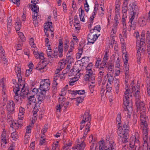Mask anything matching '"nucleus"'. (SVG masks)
<instances>
[{
	"label": "nucleus",
	"instance_id": "obj_1",
	"mask_svg": "<svg viewBox=\"0 0 150 150\" xmlns=\"http://www.w3.org/2000/svg\"><path fill=\"white\" fill-rule=\"evenodd\" d=\"M129 129L128 122L127 121L124 122L122 127H119L117 133L119 143L122 144L128 142Z\"/></svg>",
	"mask_w": 150,
	"mask_h": 150
},
{
	"label": "nucleus",
	"instance_id": "obj_2",
	"mask_svg": "<svg viewBox=\"0 0 150 150\" xmlns=\"http://www.w3.org/2000/svg\"><path fill=\"white\" fill-rule=\"evenodd\" d=\"M147 121L145 122L141 121L142 126L143 134V148L145 149H148V132L149 129L148 128V125L147 123Z\"/></svg>",
	"mask_w": 150,
	"mask_h": 150
},
{
	"label": "nucleus",
	"instance_id": "obj_3",
	"mask_svg": "<svg viewBox=\"0 0 150 150\" xmlns=\"http://www.w3.org/2000/svg\"><path fill=\"white\" fill-rule=\"evenodd\" d=\"M125 89L126 90L124 93V106H127L129 111L131 112L132 111V105L129 103V97L132 96V93L130 92V89L128 88V86L125 88Z\"/></svg>",
	"mask_w": 150,
	"mask_h": 150
},
{
	"label": "nucleus",
	"instance_id": "obj_4",
	"mask_svg": "<svg viewBox=\"0 0 150 150\" xmlns=\"http://www.w3.org/2000/svg\"><path fill=\"white\" fill-rule=\"evenodd\" d=\"M111 142L107 141L105 143L104 141H100L99 142V150H111V147L115 148V144Z\"/></svg>",
	"mask_w": 150,
	"mask_h": 150
},
{
	"label": "nucleus",
	"instance_id": "obj_5",
	"mask_svg": "<svg viewBox=\"0 0 150 150\" xmlns=\"http://www.w3.org/2000/svg\"><path fill=\"white\" fill-rule=\"evenodd\" d=\"M50 81L49 79H44L40 83V88L42 91H46L50 88Z\"/></svg>",
	"mask_w": 150,
	"mask_h": 150
},
{
	"label": "nucleus",
	"instance_id": "obj_6",
	"mask_svg": "<svg viewBox=\"0 0 150 150\" xmlns=\"http://www.w3.org/2000/svg\"><path fill=\"white\" fill-rule=\"evenodd\" d=\"M130 147L132 148L134 146L135 148L139 146V140L138 138V133H136L134 136H132L129 139Z\"/></svg>",
	"mask_w": 150,
	"mask_h": 150
},
{
	"label": "nucleus",
	"instance_id": "obj_7",
	"mask_svg": "<svg viewBox=\"0 0 150 150\" xmlns=\"http://www.w3.org/2000/svg\"><path fill=\"white\" fill-rule=\"evenodd\" d=\"M132 93H134V96L135 97V104L138 105V102L140 101V96L139 95L140 90L139 86L135 87L134 86L132 87Z\"/></svg>",
	"mask_w": 150,
	"mask_h": 150
},
{
	"label": "nucleus",
	"instance_id": "obj_8",
	"mask_svg": "<svg viewBox=\"0 0 150 150\" xmlns=\"http://www.w3.org/2000/svg\"><path fill=\"white\" fill-rule=\"evenodd\" d=\"M129 21V25L132 28L133 30H135L136 29V20L135 18H137L138 16L136 14H130Z\"/></svg>",
	"mask_w": 150,
	"mask_h": 150
},
{
	"label": "nucleus",
	"instance_id": "obj_9",
	"mask_svg": "<svg viewBox=\"0 0 150 150\" xmlns=\"http://www.w3.org/2000/svg\"><path fill=\"white\" fill-rule=\"evenodd\" d=\"M98 36L95 33L94 34L89 33L87 36L88 42L87 45H89L94 43L95 41L98 38Z\"/></svg>",
	"mask_w": 150,
	"mask_h": 150
},
{
	"label": "nucleus",
	"instance_id": "obj_10",
	"mask_svg": "<svg viewBox=\"0 0 150 150\" xmlns=\"http://www.w3.org/2000/svg\"><path fill=\"white\" fill-rule=\"evenodd\" d=\"M15 103L13 101L10 100L8 102L6 107L7 110L9 113H13L15 108Z\"/></svg>",
	"mask_w": 150,
	"mask_h": 150
},
{
	"label": "nucleus",
	"instance_id": "obj_11",
	"mask_svg": "<svg viewBox=\"0 0 150 150\" xmlns=\"http://www.w3.org/2000/svg\"><path fill=\"white\" fill-rule=\"evenodd\" d=\"M23 120L18 118L17 121L12 122V123L11 125V127L15 129H18L21 127L22 125V122L21 120Z\"/></svg>",
	"mask_w": 150,
	"mask_h": 150
},
{
	"label": "nucleus",
	"instance_id": "obj_12",
	"mask_svg": "<svg viewBox=\"0 0 150 150\" xmlns=\"http://www.w3.org/2000/svg\"><path fill=\"white\" fill-rule=\"evenodd\" d=\"M131 8H130L129 13L131 14H136L137 16L138 15V8L137 6L135 4L133 3L130 4Z\"/></svg>",
	"mask_w": 150,
	"mask_h": 150
},
{
	"label": "nucleus",
	"instance_id": "obj_13",
	"mask_svg": "<svg viewBox=\"0 0 150 150\" xmlns=\"http://www.w3.org/2000/svg\"><path fill=\"white\" fill-rule=\"evenodd\" d=\"M136 106L137 110L140 111V112H146V108L145 107L144 104L143 102L140 103V101L138 102V105L136 104Z\"/></svg>",
	"mask_w": 150,
	"mask_h": 150
},
{
	"label": "nucleus",
	"instance_id": "obj_14",
	"mask_svg": "<svg viewBox=\"0 0 150 150\" xmlns=\"http://www.w3.org/2000/svg\"><path fill=\"white\" fill-rule=\"evenodd\" d=\"M89 111L88 110H87L86 111L84 115L83 120L81 122V123L83 124L86 122L88 121L91 119V117H90L89 114Z\"/></svg>",
	"mask_w": 150,
	"mask_h": 150
},
{
	"label": "nucleus",
	"instance_id": "obj_15",
	"mask_svg": "<svg viewBox=\"0 0 150 150\" xmlns=\"http://www.w3.org/2000/svg\"><path fill=\"white\" fill-rule=\"evenodd\" d=\"M37 96L38 100L37 103L40 104L45 99V95L43 92H41L39 93Z\"/></svg>",
	"mask_w": 150,
	"mask_h": 150
},
{
	"label": "nucleus",
	"instance_id": "obj_16",
	"mask_svg": "<svg viewBox=\"0 0 150 150\" xmlns=\"http://www.w3.org/2000/svg\"><path fill=\"white\" fill-rule=\"evenodd\" d=\"M94 74H90L89 73H87L84 76V79L85 81H92L95 80V76H93Z\"/></svg>",
	"mask_w": 150,
	"mask_h": 150
},
{
	"label": "nucleus",
	"instance_id": "obj_17",
	"mask_svg": "<svg viewBox=\"0 0 150 150\" xmlns=\"http://www.w3.org/2000/svg\"><path fill=\"white\" fill-rule=\"evenodd\" d=\"M107 77L108 81L109 84L111 85L113 83L114 81V77L113 76V74H111V72L110 71H108L105 77Z\"/></svg>",
	"mask_w": 150,
	"mask_h": 150
},
{
	"label": "nucleus",
	"instance_id": "obj_18",
	"mask_svg": "<svg viewBox=\"0 0 150 150\" xmlns=\"http://www.w3.org/2000/svg\"><path fill=\"white\" fill-rule=\"evenodd\" d=\"M85 147V143L82 142L81 143L78 144L74 148V150H83Z\"/></svg>",
	"mask_w": 150,
	"mask_h": 150
},
{
	"label": "nucleus",
	"instance_id": "obj_19",
	"mask_svg": "<svg viewBox=\"0 0 150 150\" xmlns=\"http://www.w3.org/2000/svg\"><path fill=\"white\" fill-rule=\"evenodd\" d=\"M128 2L127 1H125L124 3L123 6L122 7V12L123 13V17H126V13L127 10Z\"/></svg>",
	"mask_w": 150,
	"mask_h": 150
},
{
	"label": "nucleus",
	"instance_id": "obj_20",
	"mask_svg": "<svg viewBox=\"0 0 150 150\" xmlns=\"http://www.w3.org/2000/svg\"><path fill=\"white\" fill-rule=\"evenodd\" d=\"M47 66V64L45 61H42V62H40L38 64L36 69L38 70H41L44 69Z\"/></svg>",
	"mask_w": 150,
	"mask_h": 150
},
{
	"label": "nucleus",
	"instance_id": "obj_21",
	"mask_svg": "<svg viewBox=\"0 0 150 150\" xmlns=\"http://www.w3.org/2000/svg\"><path fill=\"white\" fill-rule=\"evenodd\" d=\"M60 74H55V76L54 78L53 83V87L54 89H56L57 88V86L58 85V83L56 81L59 78V76Z\"/></svg>",
	"mask_w": 150,
	"mask_h": 150
},
{
	"label": "nucleus",
	"instance_id": "obj_22",
	"mask_svg": "<svg viewBox=\"0 0 150 150\" xmlns=\"http://www.w3.org/2000/svg\"><path fill=\"white\" fill-rule=\"evenodd\" d=\"M140 120L141 121H143L144 122L148 121V117L146 116V112H140Z\"/></svg>",
	"mask_w": 150,
	"mask_h": 150
},
{
	"label": "nucleus",
	"instance_id": "obj_23",
	"mask_svg": "<svg viewBox=\"0 0 150 150\" xmlns=\"http://www.w3.org/2000/svg\"><path fill=\"white\" fill-rule=\"evenodd\" d=\"M93 64L91 63H89L86 67V70L87 73H89L90 74H93L92 70Z\"/></svg>",
	"mask_w": 150,
	"mask_h": 150
},
{
	"label": "nucleus",
	"instance_id": "obj_24",
	"mask_svg": "<svg viewBox=\"0 0 150 150\" xmlns=\"http://www.w3.org/2000/svg\"><path fill=\"white\" fill-rule=\"evenodd\" d=\"M28 99L29 100L28 102V105H30L32 103H35L36 102V99L35 98L34 95L28 96Z\"/></svg>",
	"mask_w": 150,
	"mask_h": 150
},
{
	"label": "nucleus",
	"instance_id": "obj_25",
	"mask_svg": "<svg viewBox=\"0 0 150 150\" xmlns=\"http://www.w3.org/2000/svg\"><path fill=\"white\" fill-rule=\"evenodd\" d=\"M114 82L115 87L116 90V93L118 94L119 92L120 82L119 79H115Z\"/></svg>",
	"mask_w": 150,
	"mask_h": 150
},
{
	"label": "nucleus",
	"instance_id": "obj_26",
	"mask_svg": "<svg viewBox=\"0 0 150 150\" xmlns=\"http://www.w3.org/2000/svg\"><path fill=\"white\" fill-rule=\"evenodd\" d=\"M23 86H22L21 84H17L16 86L14 87V88L13 89V91L15 93V94H17L18 93V92L20 91V88H22L25 85L23 84H22ZM25 88V86L24 87Z\"/></svg>",
	"mask_w": 150,
	"mask_h": 150
},
{
	"label": "nucleus",
	"instance_id": "obj_27",
	"mask_svg": "<svg viewBox=\"0 0 150 150\" xmlns=\"http://www.w3.org/2000/svg\"><path fill=\"white\" fill-rule=\"evenodd\" d=\"M19 112L18 113V118L21 120H23L24 117L25 109L22 107L19 108Z\"/></svg>",
	"mask_w": 150,
	"mask_h": 150
},
{
	"label": "nucleus",
	"instance_id": "obj_28",
	"mask_svg": "<svg viewBox=\"0 0 150 150\" xmlns=\"http://www.w3.org/2000/svg\"><path fill=\"white\" fill-rule=\"evenodd\" d=\"M6 131L5 129H3V131L1 135V140L3 143H1V146H2L3 143H4L5 144H6L7 143L6 139ZM4 145H3L4 146Z\"/></svg>",
	"mask_w": 150,
	"mask_h": 150
},
{
	"label": "nucleus",
	"instance_id": "obj_29",
	"mask_svg": "<svg viewBox=\"0 0 150 150\" xmlns=\"http://www.w3.org/2000/svg\"><path fill=\"white\" fill-rule=\"evenodd\" d=\"M24 86L22 88L21 91V93L20 95V99L21 101H22V99L25 98L27 95L26 93H24L25 92V90L24 89Z\"/></svg>",
	"mask_w": 150,
	"mask_h": 150
},
{
	"label": "nucleus",
	"instance_id": "obj_30",
	"mask_svg": "<svg viewBox=\"0 0 150 150\" xmlns=\"http://www.w3.org/2000/svg\"><path fill=\"white\" fill-rule=\"evenodd\" d=\"M52 23L51 22H48L46 23V25L44 26V28L45 30H50V31L53 32V30L51 28H52Z\"/></svg>",
	"mask_w": 150,
	"mask_h": 150
},
{
	"label": "nucleus",
	"instance_id": "obj_31",
	"mask_svg": "<svg viewBox=\"0 0 150 150\" xmlns=\"http://www.w3.org/2000/svg\"><path fill=\"white\" fill-rule=\"evenodd\" d=\"M81 9V13L79 14V16L80 20L84 22L85 21V19L84 18V16L85 15L84 11L81 9V7L79 9V10Z\"/></svg>",
	"mask_w": 150,
	"mask_h": 150
},
{
	"label": "nucleus",
	"instance_id": "obj_32",
	"mask_svg": "<svg viewBox=\"0 0 150 150\" xmlns=\"http://www.w3.org/2000/svg\"><path fill=\"white\" fill-rule=\"evenodd\" d=\"M66 64V62L63 59L60 61L59 63V67L60 68V70H62L63 69Z\"/></svg>",
	"mask_w": 150,
	"mask_h": 150
},
{
	"label": "nucleus",
	"instance_id": "obj_33",
	"mask_svg": "<svg viewBox=\"0 0 150 150\" xmlns=\"http://www.w3.org/2000/svg\"><path fill=\"white\" fill-rule=\"evenodd\" d=\"M114 65L110 64H109L108 66L106 67V69H107L109 70L108 71H110L111 72V74H113L114 71Z\"/></svg>",
	"mask_w": 150,
	"mask_h": 150
},
{
	"label": "nucleus",
	"instance_id": "obj_34",
	"mask_svg": "<svg viewBox=\"0 0 150 150\" xmlns=\"http://www.w3.org/2000/svg\"><path fill=\"white\" fill-rule=\"evenodd\" d=\"M12 18L11 17L7 19V27L8 29L10 30L12 24L11 23Z\"/></svg>",
	"mask_w": 150,
	"mask_h": 150
},
{
	"label": "nucleus",
	"instance_id": "obj_35",
	"mask_svg": "<svg viewBox=\"0 0 150 150\" xmlns=\"http://www.w3.org/2000/svg\"><path fill=\"white\" fill-rule=\"evenodd\" d=\"M120 9V3L118 1L116 4L115 11L116 14L119 15V10Z\"/></svg>",
	"mask_w": 150,
	"mask_h": 150
},
{
	"label": "nucleus",
	"instance_id": "obj_36",
	"mask_svg": "<svg viewBox=\"0 0 150 150\" xmlns=\"http://www.w3.org/2000/svg\"><path fill=\"white\" fill-rule=\"evenodd\" d=\"M31 10L33 12L38 11L39 7L36 4L31 5Z\"/></svg>",
	"mask_w": 150,
	"mask_h": 150
},
{
	"label": "nucleus",
	"instance_id": "obj_37",
	"mask_svg": "<svg viewBox=\"0 0 150 150\" xmlns=\"http://www.w3.org/2000/svg\"><path fill=\"white\" fill-rule=\"evenodd\" d=\"M68 88L67 87H64L62 88L61 91V93L60 95L62 96H64L66 94Z\"/></svg>",
	"mask_w": 150,
	"mask_h": 150
},
{
	"label": "nucleus",
	"instance_id": "obj_38",
	"mask_svg": "<svg viewBox=\"0 0 150 150\" xmlns=\"http://www.w3.org/2000/svg\"><path fill=\"white\" fill-rule=\"evenodd\" d=\"M76 70L74 68H72L69 73V76H75L76 74Z\"/></svg>",
	"mask_w": 150,
	"mask_h": 150
},
{
	"label": "nucleus",
	"instance_id": "obj_39",
	"mask_svg": "<svg viewBox=\"0 0 150 150\" xmlns=\"http://www.w3.org/2000/svg\"><path fill=\"white\" fill-rule=\"evenodd\" d=\"M92 85H90L89 86V89L91 93H93L94 91V87L95 86V82L93 81H92L91 82Z\"/></svg>",
	"mask_w": 150,
	"mask_h": 150
},
{
	"label": "nucleus",
	"instance_id": "obj_40",
	"mask_svg": "<svg viewBox=\"0 0 150 150\" xmlns=\"http://www.w3.org/2000/svg\"><path fill=\"white\" fill-rule=\"evenodd\" d=\"M4 52L2 48V47L0 46V57H1L3 59H5Z\"/></svg>",
	"mask_w": 150,
	"mask_h": 150
},
{
	"label": "nucleus",
	"instance_id": "obj_41",
	"mask_svg": "<svg viewBox=\"0 0 150 150\" xmlns=\"http://www.w3.org/2000/svg\"><path fill=\"white\" fill-rule=\"evenodd\" d=\"M68 93L69 94V97H74L75 95H76V91H71L70 90H68Z\"/></svg>",
	"mask_w": 150,
	"mask_h": 150
},
{
	"label": "nucleus",
	"instance_id": "obj_42",
	"mask_svg": "<svg viewBox=\"0 0 150 150\" xmlns=\"http://www.w3.org/2000/svg\"><path fill=\"white\" fill-rule=\"evenodd\" d=\"M57 54H55L54 55L53 57H54L56 58L58 57H59V58H62V57L63 55L62 54V52L60 51H58L57 52Z\"/></svg>",
	"mask_w": 150,
	"mask_h": 150
},
{
	"label": "nucleus",
	"instance_id": "obj_43",
	"mask_svg": "<svg viewBox=\"0 0 150 150\" xmlns=\"http://www.w3.org/2000/svg\"><path fill=\"white\" fill-rule=\"evenodd\" d=\"M121 114L120 113H119L117 116L116 118L117 122H118V124L119 125L121 123Z\"/></svg>",
	"mask_w": 150,
	"mask_h": 150
},
{
	"label": "nucleus",
	"instance_id": "obj_44",
	"mask_svg": "<svg viewBox=\"0 0 150 150\" xmlns=\"http://www.w3.org/2000/svg\"><path fill=\"white\" fill-rule=\"evenodd\" d=\"M4 90H2V91L3 95H2L3 98V101L4 103H6L7 100V96L6 95L5 92L4 91Z\"/></svg>",
	"mask_w": 150,
	"mask_h": 150
},
{
	"label": "nucleus",
	"instance_id": "obj_45",
	"mask_svg": "<svg viewBox=\"0 0 150 150\" xmlns=\"http://www.w3.org/2000/svg\"><path fill=\"white\" fill-rule=\"evenodd\" d=\"M30 137L29 135H27V134H25V139L24 141V143L25 144H28L30 140Z\"/></svg>",
	"mask_w": 150,
	"mask_h": 150
},
{
	"label": "nucleus",
	"instance_id": "obj_46",
	"mask_svg": "<svg viewBox=\"0 0 150 150\" xmlns=\"http://www.w3.org/2000/svg\"><path fill=\"white\" fill-rule=\"evenodd\" d=\"M11 136L13 140H15L17 139L18 138V135L17 134V133L15 132H13L11 134Z\"/></svg>",
	"mask_w": 150,
	"mask_h": 150
},
{
	"label": "nucleus",
	"instance_id": "obj_47",
	"mask_svg": "<svg viewBox=\"0 0 150 150\" xmlns=\"http://www.w3.org/2000/svg\"><path fill=\"white\" fill-rule=\"evenodd\" d=\"M57 143L53 144H52V150H59V148H58V142H57Z\"/></svg>",
	"mask_w": 150,
	"mask_h": 150
},
{
	"label": "nucleus",
	"instance_id": "obj_48",
	"mask_svg": "<svg viewBox=\"0 0 150 150\" xmlns=\"http://www.w3.org/2000/svg\"><path fill=\"white\" fill-rule=\"evenodd\" d=\"M83 99L84 97H82L77 98H76V101L78 103L76 104V105H77V106H78L79 103H81L83 102Z\"/></svg>",
	"mask_w": 150,
	"mask_h": 150
},
{
	"label": "nucleus",
	"instance_id": "obj_49",
	"mask_svg": "<svg viewBox=\"0 0 150 150\" xmlns=\"http://www.w3.org/2000/svg\"><path fill=\"white\" fill-rule=\"evenodd\" d=\"M15 28L16 31H19L21 28V25L19 23L16 22Z\"/></svg>",
	"mask_w": 150,
	"mask_h": 150
},
{
	"label": "nucleus",
	"instance_id": "obj_50",
	"mask_svg": "<svg viewBox=\"0 0 150 150\" xmlns=\"http://www.w3.org/2000/svg\"><path fill=\"white\" fill-rule=\"evenodd\" d=\"M91 125L90 122H88L87 124L86 125L85 127V130L87 131V132H89L90 131V126Z\"/></svg>",
	"mask_w": 150,
	"mask_h": 150
},
{
	"label": "nucleus",
	"instance_id": "obj_51",
	"mask_svg": "<svg viewBox=\"0 0 150 150\" xmlns=\"http://www.w3.org/2000/svg\"><path fill=\"white\" fill-rule=\"evenodd\" d=\"M18 35L20 39L22 41H24L25 40V39L23 33L21 32L19 33Z\"/></svg>",
	"mask_w": 150,
	"mask_h": 150
},
{
	"label": "nucleus",
	"instance_id": "obj_52",
	"mask_svg": "<svg viewBox=\"0 0 150 150\" xmlns=\"http://www.w3.org/2000/svg\"><path fill=\"white\" fill-rule=\"evenodd\" d=\"M122 52L124 54L125 53H126L127 52H126V47L124 43H122Z\"/></svg>",
	"mask_w": 150,
	"mask_h": 150
},
{
	"label": "nucleus",
	"instance_id": "obj_53",
	"mask_svg": "<svg viewBox=\"0 0 150 150\" xmlns=\"http://www.w3.org/2000/svg\"><path fill=\"white\" fill-rule=\"evenodd\" d=\"M15 71L16 73L17 74V75H18L19 74H21V68L18 67H16L15 68Z\"/></svg>",
	"mask_w": 150,
	"mask_h": 150
},
{
	"label": "nucleus",
	"instance_id": "obj_54",
	"mask_svg": "<svg viewBox=\"0 0 150 150\" xmlns=\"http://www.w3.org/2000/svg\"><path fill=\"white\" fill-rule=\"evenodd\" d=\"M124 109L125 110H127L128 111V117L129 118H130L131 116V114L132 113L133 111V109L132 107V111L131 112H130L128 110V108L127 107V106H124Z\"/></svg>",
	"mask_w": 150,
	"mask_h": 150
},
{
	"label": "nucleus",
	"instance_id": "obj_55",
	"mask_svg": "<svg viewBox=\"0 0 150 150\" xmlns=\"http://www.w3.org/2000/svg\"><path fill=\"white\" fill-rule=\"evenodd\" d=\"M101 62V59L99 58H98L96 61L95 64L96 66V67L98 66H99L100 65V63Z\"/></svg>",
	"mask_w": 150,
	"mask_h": 150
},
{
	"label": "nucleus",
	"instance_id": "obj_56",
	"mask_svg": "<svg viewBox=\"0 0 150 150\" xmlns=\"http://www.w3.org/2000/svg\"><path fill=\"white\" fill-rule=\"evenodd\" d=\"M84 7L85 11L86 12H88L89 10V6L87 2H85L84 4Z\"/></svg>",
	"mask_w": 150,
	"mask_h": 150
},
{
	"label": "nucleus",
	"instance_id": "obj_57",
	"mask_svg": "<svg viewBox=\"0 0 150 150\" xmlns=\"http://www.w3.org/2000/svg\"><path fill=\"white\" fill-rule=\"evenodd\" d=\"M75 92H76V94H79L83 95L85 93V91L84 90L76 91Z\"/></svg>",
	"mask_w": 150,
	"mask_h": 150
},
{
	"label": "nucleus",
	"instance_id": "obj_58",
	"mask_svg": "<svg viewBox=\"0 0 150 150\" xmlns=\"http://www.w3.org/2000/svg\"><path fill=\"white\" fill-rule=\"evenodd\" d=\"M107 91L110 92L112 90L111 85L110 84H108V83L106 86Z\"/></svg>",
	"mask_w": 150,
	"mask_h": 150
},
{
	"label": "nucleus",
	"instance_id": "obj_59",
	"mask_svg": "<svg viewBox=\"0 0 150 150\" xmlns=\"http://www.w3.org/2000/svg\"><path fill=\"white\" fill-rule=\"evenodd\" d=\"M69 42L67 41L64 44V51L66 52L67 51L69 47Z\"/></svg>",
	"mask_w": 150,
	"mask_h": 150
},
{
	"label": "nucleus",
	"instance_id": "obj_60",
	"mask_svg": "<svg viewBox=\"0 0 150 150\" xmlns=\"http://www.w3.org/2000/svg\"><path fill=\"white\" fill-rule=\"evenodd\" d=\"M89 60L88 58L85 57H83L81 59V62L83 63H85L86 62H87Z\"/></svg>",
	"mask_w": 150,
	"mask_h": 150
},
{
	"label": "nucleus",
	"instance_id": "obj_61",
	"mask_svg": "<svg viewBox=\"0 0 150 150\" xmlns=\"http://www.w3.org/2000/svg\"><path fill=\"white\" fill-rule=\"evenodd\" d=\"M4 79L2 78L0 80V85L2 88V90H4Z\"/></svg>",
	"mask_w": 150,
	"mask_h": 150
},
{
	"label": "nucleus",
	"instance_id": "obj_62",
	"mask_svg": "<svg viewBox=\"0 0 150 150\" xmlns=\"http://www.w3.org/2000/svg\"><path fill=\"white\" fill-rule=\"evenodd\" d=\"M31 126L29 125L27 127L26 134H29L31 132Z\"/></svg>",
	"mask_w": 150,
	"mask_h": 150
},
{
	"label": "nucleus",
	"instance_id": "obj_63",
	"mask_svg": "<svg viewBox=\"0 0 150 150\" xmlns=\"http://www.w3.org/2000/svg\"><path fill=\"white\" fill-rule=\"evenodd\" d=\"M72 144V143L71 142H70L69 143L65 145L64 146V149L67 150V149L69 148V147L71 146Z\"/></svg>",
	"mask_w": 150,
	"mask_h": 150
},
{
	"label": "nucleus",
	"instance_id": "obj_64",
	"mask_svg": "<svg viewBox=\"0 0 150 150\" xmlns=\"http://www.w3.org/2000/svg\"><path fill=\"white\" fill-rule=\"evenodd\" d=\"M93 29L94 30H96L98 32H100L101 29L100 26L99 25H96L95 26Z\"/></svg>",
	"mask_w": 150,
	"mask_h": 150
}]
</instances>
